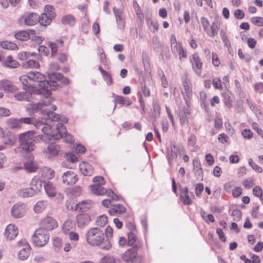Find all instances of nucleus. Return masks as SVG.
<instances>
[{
  "label": "nucleus",
  "instance_id": "2",
  "mask_svg": "<svg viewBox=\"0 0 263 263\" xmlns=\"http://www.w3.org/2000/svg\"><path fill=\"white\" fill-rule=\"evenodd\" d=\"M87 243L92 247L99 246L103 250H109L111 244L109 240H105L104 232L98 227L91 228L85 234Z\"/></svg>",
  "mask_w": 263,
  "mask_h": 263
},
{
  "label": "nucleus",
  "instance_id": "1",
  "mask_svg": "<svg viewBox=\"0 0 263 263\" xmlns=\"http://www.w3.org/2000/svg\"><path fill=\"white\" fill-rule=\"evenodd\" d=\"M44 99L37 103H31L27 107V110L30 114L41 112L44 118L50 121H59L60 120L59 115L54 112L56 110L55 105L51 104L49 96L43 95Z\"/></svg>",
  "mask_w": 263,
  "mask_h": 263
},
{
  "label": "nucleus",
  "instance_id": "58",
  "mask_svg": "<svg viewBox=\"0 0 263 263\" xmlns=\"http://www.w3.org/2000/svg\"><path fill=\"white\" fill-rule=\"evenodd\" d=\"M212 84L215 89H220L221 87V81L219 78H215L212 81Z\"/></svg>",
  "mask_w": 263,
  "mask_h": 263
},
{
  "label": "nucleus",
  "instance_id": "29",
  "mask_svg": "<svg viewBox=\"0 0 263 263\" xmlns=\"http://www.w3.org/2000/svg\"><path fill=\"white\" fill-rule=\"evenodd\" d=\"M128 246H133L135 247L137 244L140 245V247L142 246V243L138 239L135 234V233L129 232L128 234V240L127 241Z\"/></svg>",
  "mask_w": 263,
  "mask_h": 263
},
{
  "label": "nucleus",
  "instance_id": "3",
  "mask_svg": "<svg viewBox=\"0 0 263 263\" xmlns=\"http://www.w3.org/2000/svg\"><path fill=\"white\" fill-rule=\"evenodd\" d=\"M59 121H62V123H58L56 125L57 132L52 131L48 134L43 135L41 136V138L44 142H48V141H52L63 138L64 140L67 143H72L74 142L73 136L67 133L66 127L64 126L63 123H66L68 122L67 118L63 117L60 118Z\"/></svg>",
  "mask_w": 263,
  "mask_h": 263
},
{
  "label": "nucleus",
  "instance_id": "24",
  "mask_svg": "<svg viewBox=\"0 0 263 263\" xmlns=\"http://www.w3.org/2000/svg\"><path fill=\"white\" fill-rule=\"evenodd\" d=\"M30 187L37 194L42 189L43 182L38 177L35 176L30 181Z\"/></svg>",
  "mask_w": 263,
  "mask_h": 263
},
{
  "label": "nucleus",
  "instance_id": "8",
  "mask_svg": "<svg viewBox=\"0 0 263 263\" xmlns=\"http://www.w3.org/2000/svg\"><path fill=\"white\" fill-rule=\"evenodd\" d=\"M140 245L137 244L135 247L129 249L122 254V259L125 263H141L142 258L138 255V250Z\"/></svg>",
  "mask_w": 263,
  "mask_h": 263
},
{
  "label": "nucleus",
  "instance_id": "21",
  "mask_svg": "<svg viewBox=\"0 0 263 263\" xmlns=\"http://www.w3.org/2000/svg\"><path fill=\"white\" fill-rule=\"evenodd\" d=\"M8 129L13 131H17L22 128V125L19 119L15 118H9L6 122Z\"/></svg>",
  "mask_w": 263,
  "mask_h": 263
},
{
  "label": "nucleus",
  "instance_id": "17",
  "mask_svg": "<svg viewBox=\"0 0 263 263\" xmlns=\"http://www.w3.org/2000/svg\"><path fill=\"white\" fill-rule=\"evenodd\" d=\"M63 183L68 185H72L78 180L77 175L71 171L64 173L62 176Z\"/></svg>",
  "mask_w": 263,
  "mask_h": 263
},
{
  "label": "nucleus",
  "instance_id": "26",
  "mask_svg": "<svg viewBox=\"0 0 263 263\" xmlns=\"http://www.w3.org/2000/svg\"><path fill=\"white\" fill-rule=\"evenodd\" d=\"M17 195L23 198L31 197L36 194L33 189L31 187L20 189L17 191Z\"/></svg>",
  "mask_w": 263,
  "mask_h": 263
},
{
  "label": "nucleus",
  "instance_id": "13",
  "mask_svg": "<svg viewBox=\"0 0 263 263\" xmlns=\"http://www.w3.org/2000/svg\"><path fill=\"white\" fill-rule=\"evenodd\" d=\"M41 226V228L47 232L57 228L58 227V223L54 218L50 216H47L42 220Z\"/></svg>",
  "mask_w": 263,
  "mask_h": 263
},
{
  "label": "nucleus",
  "instance_id": "52",
  "mask_svg": "<svg viewBox=\"0 0 263 263\" xmlns=\"http://www.w3.org/2000/svg\"><path fill=\"white\" fill-rule=\"evenodd\" d=\"M104 234L106 237L105 240H109L110 241V239L113 236L112 228L109 226H107L105 229Z\"/></svg>",
  "mask_w": 263,
  "mask_h": 263
},
{
  "label": "nucleus",
  "instance_id": "60",
  "mask_svg": "<svg viewBox=\"0 0 263 263\" xmlns=\"http://www.w3.org/2000/svg\"><path fill=\"white\" fill-rule=\"evenodd\" d=\"M11 112L10 110L7 108L0 107V116L7 117L10 116Z\"/></svg>",
  "mask_w": 263,
  "mask_h": 263
},
{
  "label": "nucleus",
  "instance_id": "35",
  "mask_svg": "<svg viewBox=\"0 0 263 263\" xmlns=\"http://www.w3.org/2000/svg\"><path fill=\"white\" fill-rule=\"evenodd\" d=\"M62 23L64 25H68L73 26L76 23V20L73 16L71 14H67L64 16L62 18Z\"/></svg>",
  "mask_w": 263,
  "mask_h": 263
},
{
  "label": "nucleus",
  "instance_id": "28",
  "mask_svg": "<svg viewBox=\"0 0 263 263\" xmlns=\"http://www.w3.org/2000/svg\"><path fill=\"white\" fill-rule=\"evenodd\" d=\"M102 185L100 184H93L91 186V189L92 192L98 195H103L105 194L107 195L108 190L103 187Z\"/></svg>",
  "mask_w": 263,
  "mask_h": 263
},
{
  "label": "nucleus",
  "instance_id": "31",
  "mask_svg": "<svg viewBox=\"0 0 263 263\" xmlns=\"http://www.w3.org/2000/svg\"><path fill=\"white\" fill-rule=\"evenodd\" d=\"M30 247L28 244H26L25 247L22 249L18 252V256L22 260H26L29 256Z\"/></svg>",
  "mask_w": 263,
  "mask_h": 263
},
{
  "label": "nucleus",
  "instance_id": "46",
  "mask_svg": "<svg viewBox=\"0 0 263 263\" xmlns=\"http://www.w3.org/2000/svg\"><path fill=\"white\" fill-rule=\"evenodd\" d=\"M44 13H47V15L49 16L50 18H54L55 16L54 8L51 5H46L45 6Z\"/></svg>",
  "mask_w": 263,
  "mask_h": 263
},
{
  "label": "nucleus",
  "instance_id": "49",
  "mask_svg": "<svg viewBox=\"0 0 263 263\" xmlns=\"http://www.w3.org/2000/svg\"><path fill=\"white\" fill-rule=\"evenodd\" d=\"M249 164L250 166L256 172L258 173H261L262 171V168L256 164L253 160L252 158H250L249 160Z\"/></svg>",
  "mask_w": 263,
  "mask_h": 263
},
{
  "label": "nucleus",
  "instance_id": "54",
  "mask_svg": "<svg viewBox=\"0 0 263 263\" xmlns=\"http://www.w3.org/2000/svg\"><path fill=\"white\" fill-rule=\"evenodd\" d=\"M35 54L34 53H30L28 52H20L18 54V57L20 60H26L30 55H34Z\"/></svg>",
  "mask_w": 263,
  "mask_h": 263
},
{
  "label": "nucleus",
  "instance_id": "39",
  "mask_svg": "<svg viewBox=\"0 0 263 263\" xmlns=\"http://www.w3.org/2000/svg\"><path fill=\"white\" fill-rule=\"evenodd\" d=\"M146 20L147 25L152 31L154 32L158 29L159 24L157 22H154L150 17H147Z\"/></svg>",
  "mask_w": 263,
  "mask_h": 263
},
{
  "label": "nucleus",
  "instance_id": "33",
  "mask_svg": "<svg viewBox=\"0 0 263 263\" xmlns=\"http://www.w3.org/2000/svg\"><path fill=\"white\" fill-rule=\"evenodd\" d=\"M25 169L28 172H34L37 170V166L35 162L31 159L24 163Z\"/></svg>",
  "mask_w": 263,
  "mask_h": 263
},
{
  "label": "nucleus",
  "instance_id": "37",
  "mask_svg": "<svg viewBox=\"0 0 263 263\" xmlns=\"http://www.w3.org/2000/svg\"><path fill=\"white\" fill-rule=\"evenodd\" d=\"M218 28L219 26L218 22L215 21L214 22H213L211 26V30H210L209 28L206 33L209 36L211 37H214L217 34Z\"/></svg>",
  "mask_w": 263,
  "mask_h": 263
},
{
  "label": "nucleus",
  "instance_id": "36",
  "mask_svg": "<svg viewBox=\"0 0 263 263\" xmlns=\"http://www.w3.org/2000/svg\"><path fill=\"white\" fill-rule=\"evenodd\" d=\"M47 205V201L46 200L39 201L34 206V210L36 213L43 212Z\"/></svg>",
  "mask_w": 263,
  "mask_h": 263
},
{
  "label": "nucleus",
  "instance_id": "40",
  "mask_svg": "<svg viewBox=\"0 0 263 263\" xmlns=\"http://www.w3.org/2000/svg\"><path fill=\"white\" fill-rule=\"evenodd\" d=\"M107 222V217L105 215H102L99 216L96 220V224L100 227H103L106 225Z\"/></svg>",
  "mask_w": 263,
  "mask_h": 263
},
{
  "label": "nucleus",
  "instance_id": "41",
  "mask_svg": "<svg viewBox=\"0 0 263 263\" xmlns=\"http://www.w3.org/2000/svg\"><path fill=\"white\" fill-rule=\"evenodd\" d=\"M0 46L4 49H14L16 47V45L8 41H3L0 42Z\"/></svg>",
  "mask_w": 263,
  "mask_h": 263
},
{
  "label": "nucleus",
  "instance_id": "22",
  "mask_svg": "<svg viewBox=\"0 0 263 263\" xmlns=\"http://www.w3.org/2000/svg\"><path fill=\"white\" fill-rule=\"evenodd\" d=\"M0 89L10 92H14L17 89L11 82L5 80L0 81Z\"/></svg>",
  "mask_w": 263,
  "mask_h": 263
},
{
  "label": "nucleus",
  "instance_id": "47",
  "mask_svg": "<svg viewBox=\"0 0 263 263\" xmlns=\"http://www.w3.org/2000/svg\"><path fill=\"white\" fill-rule=\"evenodd\" d=\"M231 215L234 220L238 221L241 218V212L238 209H234L232 211Z\"/></svg>",
  "mask_w": 263,
  "mask_h": 263
},
{
  "label": "nucleus",
  "instance_id": "7",
  "mask_svg": "<svg viewBox=\"0 0 263 263\" xmlns=\"http://www.w3.org/2000/svg\"><path fill=\"white\" fill-rule=\"evenodd\" d=\"M182 88L181 93L186 105L189 107L191 100L193 96L192 88L190 80L188 78L187 74L184 73L181 77Z\"/></svg>",
  "mask_w": 263,
  "mask_h": 263
},
{
  "label": "nucleus",
  "instance_id": "20",
  "mask_svg": "<svg viewBox=\"0 0 263 263\" xmlns=\"http://www.w3.org/2000/svg\"><path fill=\"white\" fill-rule=\"evenodd\" d=\"M79 167L80 172L84 176H90L93 174L94 170L90 164L83 161L80 164Z\"/></svg>",
  "mask_w": 263,
  "mask_h": 263
},
{
  "label": "nucleus",
  "instance_id": "5",
  "mask_svg": "<svg viewBox=\"0 0 263 263\" xmlns=\"http://www.w3.org/2000/svg\"><path fill=\"white\" fill-rule=\"evenodd\" d=\"M45 77L39 72L31 71L28 72L27 75L21 76L20 77V80L22 82L24 90L29 91H34L35 88L33 86L31 82H36L39 83V88L37 90V94L44 95V92H40L41 89L43 90V87L41 86V84L44 82Z\"/></svg>",
  "mask_w": 263,
  "mask_h": 263
},
{
  "label": "nucleus",
  "instance_id": "42",
  "mask_svg": "<svg viewBox=\"0 0 263 263\" xmlns=\"http://www.w3.org/2000/svg\"><path fill=\"white\" fill-rule=\"evenodd\" d=\"M177 157V153L174 150H167V159L168 160V163L170 165L172 164V161L176 158Z\"/></svg>",
  "mask_w": 263,
  "mask_h": 263
},
{
  "label": "nucleus",
  "instance_id": "25",
  "mask_svg": "<svg viewBox=\"0 0 263 263\" xmlns=\"http://www.w3.org/2000/svg\"><path fill=\"white\" fill-rule=\"evenodd\" d=\"M52 141H53L49 142V141H48V142H45L46 143H50L47 146V149L44 151V153L52 156H55L59 154V147L58 145L52 143Z\"/></svg>",
  "mask_w": 263,
  "mask_h": 263
},
{
  "label": "nucleus",
  "instance_id": "10",
  "mask_svg": "<svg viewBox=\"0 0 263 263\" xmlns=\"http://www.w3.org/2000/svg\"><path fill=\"white\" fill-rule=\"evenodd\" d=\"M49 239V233L42 228L37 229L32 237L33 244L38 247L44 246L47 243Z\"/></svg>",
  "mask_w": 263,
  "mask_h": 263
},
{
  "label": "nucleus",
  "instance_id": "48",
  "mask_svg": "<svg viewBox=\"0 0 263 263\" xmlns=\"http://www.w3.org/2000/svg\"><path fill=\"white\" fill-rule=\"evenodd\" d=\"M100 263H116V259L112 256L107 255L101 259Z\"/></svg>",
  "mask_w": 263,
  "mask_h": 263
},
{
  "label": "nucleus",
  "instance_id": "59",
  "mask_svg": "<svg viewBox=\"0 0 263 263\" xmlns=\"http://www.w3.org/2000/svg\"><path fill=\"white\" fill-rule=\"evenodd\" d=\"M126 227L129 231V232L136 233L137 232L136 225L131 221L127 222L126 224Z\"/></svg>",
  "mask_w": 263,
  "mask_h": 263
},
{
  "label": "nucleus",
  "instance_id": "57",
  "mask_svg": "<svg viewBox=\"0 0 263 263\" xmlns=\"http://www.w3.org/2000/svg\"><path fill=\"white\" fill-rule=\"evenodd\" d=\"M204 187L202 183H197L195 186V194L198 197H199L203 190Z\"/></svg>",
  "mask_w": 263,
  "mask_h": 263
},
{
  "label": "nucleus",
  "instance_id": "18",
  "mask_svg": "<svg viewBox=\"0 0 263 263\" xmlns=\"http://www.w3.org/2000/svg\"><path fill=\"white\" fill-rule=\"evenodd\" d=\"M77 226L80 228H83L87 226L90 221V217L87 213H81L76 217Z\"/></svg>",
  "mask_w": 263,
  "mask_h": 263
},
{
  "label": "nucleus",
  "instance_id": "56",
  "mask_svg": "<svg viewBox=\"0 0 263 263\" xmlns=\"http://www.w3.org/2000/svg\"><path fill=\"white\" fill-rule=\"evenodd\" d=\"M159 74L161 78L162 86L164 88L167 87V82L166 78L163 71L161 70L160 71H159Z\"/></svg>",
  "mask_w": 263,
  "mask_h": 263
},
{
  "label": "nucleus",
  "instance_id": "6",
  "mask_svg": "<svg viewBox=\"0 0 263 263\" xmlns=\"http://www.w3.org/2000/svg\"><path fill=\"white\" fill-rule=\"evenodd\" d=\"M57 81H61L64 84H68L69 80L67 78H65L63 76L58 72H50L48 73V79H44V82H42L41 85L43 87V90L41 89L40 92H44V95L46 96H50L51 91L54 90L58 86Z\"/></svg>",
  "mask_w": 263,
  "mask_h": 263
},
{
  "label": "nucleus",
  "instance_id": "55",
  "mask_svg": "<svg viewBox=\"0 0 263 263\" xmlns=\"http://www.w3.org/2000/svg\"><path fill=\"white\" fill-rule=\"evenodd\" d=\"M196 143V136L193 134H190L188 138V139H187L188 145L190 146H195Z\"/></svg>",
  "mask_w": 263,
  "mask_h": 263
},
{
  "label": "nucleus",
  "instance_id": "50",
  "mask_svg": "<svg viewBox=\"0 0 263 263\" xmlns=\"http://www.w3.org/2000/svg\"><path fill=\"white\" fill-rule=\"evenodd\" d=\"M182 45L180 42H178L176 45L171 46V49L172 53L175 55H177L183 49Z\"/></svg>",
  "mask_w": 263,
  "mask_h": 263
},
{
  "label": "nucleus",
  "instance_id": "16",
  "mask_svg": "<svg viewBox=\"0 0 263 263\" xmlns=\"http://www.w3.org/2000/svg\"><path fill=\"white\" fill-rule=\"evenodd\" d=\"M190 61L192 64V68L198 76H200L202 73L201 68L202 63L197 53H194L190 59Z\"/></svg>",
  "mask_w": 263,
  "mask_h": 263
},
{
  "label": "nucleus",
  "instance_id": "61",
  "mask_svg": "<svg viewBox=\"0 0 263 263\" xmlns=\"http://www.w3.org/2000/svg\"><path fill=\"white\" fill-rule=\"evenodd\" d=\"M201 23L202 26L203 27L204 30L206 32L208 31L209 22L206 18L205 17H202L201 18Z\"/></svg>",
  "mask_w": 263,
  "mask_h": 263
},
{
  "label": "nucleus",
  "instance_id": "63",
  "mask_svg": "<svg viewBox=\"0 0 263 263\" xmlns=\"http://www.w3.org/2000/svg\"><path fill=\"white\" fill-rule=\"evenodd\" d=\"M86 148L85 147L81 145V144H78L76 145L75 147V152L77 154H82L85 152Z\"/></svg>",
  "mask_w": 263,
  "mask_h": 263
},
{
  "label": "nucleus",
  "instance_id": "32",
  "mask_svg": "<svg viewBox=\"0 0 263 263\" xmlns=\"http://www.w3.org/2000/svg\"><path fill=\"white\" fill-rule=\"evenodd\" d=\"M45 190L47 195L50 197L55 196L56 194V189L54 185L50 182L45 183L44 182Z\"/></svg>",
  "mask_w": 263,
  "mask_h": 263
},
{
  "label": "nucleus",
  "instance_id": "14",
  "mask_svg": "<svg viewBox=\"0 0 263 263\" xmlns=\"http://www.w3.org/2000/svg\"><path fill=\"white\" fill-rule=\"evenodd\" d=\"M113 12L116 18L117 26L120 29H123L125 25V16L122 8H113Z\"/></svg>",
  "mask_w": 263,
  "mask_h": 263
},
{
  "label": "nucleus",
  "instance_id": "4",
  "mask_svg": "<svg viewBox=\"0 0 263 263\" xmlns=\"http://www.w3.org/2000/svg\"><path fill=\"white\" fill-rule=\"evenodd\" d=\"M35 132L33 130L28 131L20 135V145L14 149L16 153L25 154L32 151L35 148L34 141H38L39 139L44 141L40 135L34 136Z\"/></svg>",
  "mask_w": 263,
  "mask_h": 263
},
{
  "label": "nucleus",
  "instance_id": "23",
  "mask_svg": "<svg viewBox=\"0 0 263 263\" xmlns=\"http://www.w3.org/2000/svg\"><path fill=\"white\" fill-rule=\"evenodd\" d=\"M63 44L64 42L62 39L57 40L53 42H48V45L51 49L52 57H54L57 54L58 49L63 47Z\"/></svg>",
  "mask_w": 263,
  "mask_h": 263
},
{
  "label": "nucleus",
  "instance_id": "9",
  "mask_svg": "<svg viewBox=\"0 0 263 263\" xmlns=\"http://www.w3.org/2000/svg\"><path fill=\"white\" fill-rule=\"evenodd\" d=\"M19 120L21 125L22 123L33 124L36 128L41 130L44 135L51 133V126L42 121L35 120V119L30 117L21 118Z\"/></svg>",
  "mask_w": 263,
  "mask_h": 263
},
{
  "label": "nucleus",
  "instance_id": "30",
  "mask_svg": "<svg viewBox=\"0 0 263 263\" xmlns=\"http://www.w3.org/2000/svg\"><path fill=\"white\" fill-rule=\"evenodd\" d=\"M93 205V202L91 200L82 201L77 203V207L83 211H86L90 209Z\"/></svg>",
  "mask_w": 263,
  "mask_h": 263
},
{
  "label": "nucleus",
  "instance_id": "27",
  "mask_svg": "<svg viewBox=\"0 0 263 263\" xmlns=\"http://www.w3.org/2000/svg\"><path fill=\"white\" fill-rule=\"evenodd\" d=\"M32 91H29L26 90L25 92L22 91L18 92L14 95V98L17 100L20 101H29L31 98V92Z\"/></svg>",
  "mask_w": 263,
  "mask_h": 263
},
{
  "label": "nucleus",
  "instance_id": "19",
  "mask_svg": "<svg viewBox=\"0 0 263 263\" xmlns=\"http://www.w3.org/2000/svg\"><path fill=\"white\" fill-rule=\"evenodd\" d=\"M4 235L7 239H13L18 235V229L14 224H9L5 229Z\"/></svg>",
  "mask_w": 263,
  "mask_h": 263
},
{
  "label": "nucleus",
  "instance_id": "64",
  "mask_svg": "<svg viewBox=\"0 0 263 263\" xmlns=\"http://www.w3.org/2000/svg\"><path fill=\"white\" fill-rule=\"evenodd\" d=\"M242 135L245 138H247L248 139H251L253 136V133L250 130L248 129H245L242 131Z\"/></svg>",
  "mask_w": 263,
  "mask_h": 263
},
{
  "label": "nucleus",
  "instance_id": "44",
  "mask_svg": "<svg viewBox=\"0 0 263 263\" xmlns=\"http://www.w3.org/2000/svg\"><path fill=\"white\" fill-rule=\"evenodd\" d=\"M180 198L181 201L185 205H190L192 203V200L191 198L190 197L189 194H180Z\"/></svg>",
  "mask_w": 263,
  "mask_h": 263
},
{
  "label": "nucleus",
  "instance_id": "34",
  "mask_svg": "<svg viewBox=\"0 0 263 263\" xmlns=\"http://www.w3.org/2000/svg\"><path fill=\"white\" fill-rule=\"evenodd\" d=\"M53 18H50L49 16L47 15V13H43L40 16H39L38 22L42 26H47L50 24Z\"/></svg>",
  "mask_w": 263,
  "mask_h": 263
},
{
  "label": "nucleus",
  "instance_id": "43",
  "mask_svg": "<svg viewBox=\"0 0 263 263\" xmlns=\"http://www.w3.org/2000/svg\"><path fill=\"white\" fill-rule=\"evenodd\" d=\"M3 141L6 145H13L15 143L16 139L14 136L10 135L8 137H4Z\"/></svg>",
  "mask_w": 263,
  "mask_h": 263
},
{
  "label": "nucleus",
  "instance_id": "11",
  "mask_svg": "<svg viewBox=\"0 0 263 263\" xmlns=\"http://www.w3.org/2000/svg\"><path fill=\"white\" fill-rule=\"evenodd\" d=\"M14 36L17 40L20 41H27L28 39H31L38 44L41 43L43 41L42 37L35 35V31L33 30H29L28 31H20L16 32Z\"/></svg>",
  "mask_w": 263,
  "mask_h": 263
},
{
  "label": "nucleus",
  "instance_id": "15",
  "mask_svg": "<svg viewBox=\"0 0 263 263\" xmlns=\"http://www.w3.org/2000/svg\"><path fill=\"white\" fill-rule=\"evenodd\" d=\"M26 208V204L18 202L12 206L11 210V215L16 218H21L25 215Z\"/></svg>",
  "mask_w": 263,
  "mask_h": 263
},
{
  "label": "nucleus",
  "instance_id": "51",
  "mask_svg": "<svg viewBox=\"0 0 263 263\" xmlns=\"http://www.w3.org/2000/svg\"><path fill=\"white\" fill-rule=\"evenodd\" d=\"M253 194L256 197H260V200L262 199V190L259 186H256L253 189Z\"/></svg>",
  "mask_w": 263,
  "mask_h": 263
},
{
  "label": "nucleus",
  "instance_id": "45",
  "mask_svg": "<svg viewBox=\"0 0 263 263\" xmlns=\"http://www.w3.org/2000/svg\"><path fill=\"white\" fill-rule=\"evenodd\" d=\"M25 67L30 68H36L39 67L40 64L39 62L35 60H29L26 62L25 64H24Z\"/></svg>",
  "mask_w": 263,
  "mask_h": 263
},
{
  "label": "nucleus",
  "instance_id": "62",
  "mask_svg": "<svg viewBox=\"0 0 263 263\" xmlns=\"http://www.w3.org/2000/svg\"><path fill=\"white\" fill-rule=\"evenodd\" d=\"M38 51L41 54L45 55H48L49 53V50L48 47L45 46H40L38 47Z\"/></svg>",
  "mask_w": 263,
  "mask_h": 263
},
{
  "label": "nucleus",
  "instance_id": "12",
  "mask_svg": "<svg viewBox=\"0 0 263 263\" xmlns=\"http://www.w3.org/2000/svg\"><path fill=\"white\" fill-rule=\"evenodd\" d=\"M39 15L35 13H25L20 18V22L27 26H32L38 22Z\"/></svg>",
  "mask_w": 263,
  "mask_h": 263
},
{
  "label": "nucleus",
  "instance_id": "53",
  "mask_svg": "<svg viewBox=\"0 0 263 263\" xmlns=\"http://www.w3.org/2000/svg\"><path fill=\"white\" fill-rule=\"evenodd\" d=\"M251 22L255 25L263 26V18L261 17H253L251 18Z\"/></svg>",
  "mask_w": 263,
  "mask_h": 263
},
{
  "label": "nucleus",
  "instance_id": "38",
  "mask_svg": "<svg viewBox=\"0 0 263 263\" xmlns=\"http://www.w3.org/2000/svg\"><path fill=\"white\" fill-rule=\"evenodd\" d=\"M4 64L6 67L10 68H16L18 65V63L14 60L12 57L9 55L7 57V60L4 62Z\"/></svg>",
  "mask_w": 263,
  "mask_h": 263
}]
</instances>
